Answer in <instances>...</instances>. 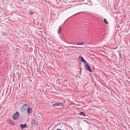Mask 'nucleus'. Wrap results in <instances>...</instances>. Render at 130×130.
<instances>
[{
    "label": "nucleus",
    "mask_w": 130,
    "mask_h": 130,
    "mask_svg": "<svg viewBox=\"0 0 130 130\" xmlns=\"http://www.w3.org/2000/svg\"><path fill=\"white\" fill-rule=\"evenodd\" d=\"M29 106V105L28 103H25L24 104L21 108V111L23 112H24L26 110Z\"/></svg>",
    "instance_id": "f257e3e1"
},
{
    "label": "nucleus",
    "mask_w": 130,
    "mask_h": 130,
    "mask_svg": "<svg viewBox=\"0 0 130 130\" xmlns=\"http://www.w3.org/2000/svg\"><path fill=\"white\" fill-rule=\"evenodd\" d=\"M20 115L18 112H16L15 113L13 114L12 117L14 119L16 120L18 119Z\"/></svg>",
    "instance_id": "f03ea898"
},
{
    "label": "nucleus",
    "mask_w": 130,
    "mask_h": 130,
    "mask_svg": "<svg viewBox=\"0 0 130 130\" xmlns=\"http://www.w3.org/2000/svg\"><path fill=\"white\" fill-rule=\"evenodd\" d=\"M85 68L88 71L90 72H92V70L91 69L90 67L89 64H87L85 65Z\"/></svg>",
    "instance_id": "7ed1b4c3"
},
{
    "label": "nucleus",
    "mask_w": 130,
    "mask_h": 130,
    "mask_svg": "<svg viewBox=\"0 0 130 130\" xmlns=\"http://www.w3.org/2000/svg\"><path fill=\"white\" fill-rule=\"evenodd\" d=\"M79 59L84 63H87V62L83 58L82 56H79L78 57Z\"/></svg>",
    "instance_id": "20e7f679"
},
{
    "label": "nucleus",
    "mask_w": 130,
    "mask_h": 130,
    "mask_svg": "<svg viewBox=\"0 0 130 130\" xmlns=\"http://www.w3.org/2000/svg\"><path fill=\"white\" fill-rule=\"evenodd\" d=\"M26 124H21L20 125V126L21 127V128L22 129H23L24 128H25L26 127V128L28 127V126H27Z\"/></svg>",
    "instance_id": "39448f33"
},
{
    "label": "nucleus",
    "mask_w": 130,
    "mask_h": 130,
    "mask_svg": "<svg viewBox=\"0 0 130 130\" xmlns=\"http://www.w3.org/2000/svg\"><path fill=\"white\" fill-rule=\"evenodd\" d=\"M7 121L8 123L10 124L13 125H15L14 123L12 120L9 119L7 120Z\"/></svg>",
    "instance_id": "423d86ee"
},
{
    "label": "nucleus",
    "mask_w": 130,
    "mask_h": 130,
    "mask_svg": "<svg viewBox=\"0 0 130 130\" xmlns=\"http://www.w3.org/2000/svg\"><path fill=\"white\" fill-rule=\"evenodd\" d=\"M27 109V112L28 113H30L32 112V109L31 108L28 107Z\"/></svg>",
    "instance_id": "0eeeda50"
},
{
    "label": "nucleus",
    "mask_w": 130,
    "mask_h": 130,
    "mask_svg": "<svg viewBox=\"0 0 130 130\" xmlns=\"http://www.w3.org/2000/svg\"><path fill=\"white\" fill-rule=\"evenodd\" d=\"M64 105V103L62 102H58V106H62Z\"/></svg>",
    "instance_id": "6e6552de"
},
{
    "label": "nucleus",
    "mask_w": 130,
    "mask_h": 130,
    "mask_svg": "<svg viewBox=\"0 0 130 130\" xmlns=\"http://www.w3.org/2000/svg\"><path fill=\"white\" fill-rule=\"evenodd\" d=\"M0 34L1 35H3V36H6L8 35L7 33L3 31L1 32H0Z\"/></svg>",
    "instance_id": "1a4fd4ad"
},
{
    "label": "nucleus",
    "mask_w": 130,
    "mask_h": 130,
    "mask_svg": "<svg viewBox=\"0 0 130 130\" xmlns=\"http://www.w3.org/2000/svg\"><path fill=\"white\" fill-rule=\"evenodd\" d=\"M80 115L83 116L84 117L86 116H87L85 115V112L81 111L80 112Z\"/></svg>",
    "instance_id": "9d476101"
},
{
    "label": "nucleus",
    "mask_w": 130,
    "mask_h": 130,
    "mask_svg": "<svg viewBox=\"0 0 130 130\" xmlns=\"http://www.w3.org/2000/svg\"><path fill=\"white\" fill-rule=\"evenodd\" d=\"M61 31V26H60L58 30V33L59 34H60Z\"/></svg>",
    "instance_id": "9b49d317"
},
{
    "label": "nucleus",
    "mask_w": 130,
    "mask_h": 130,
    "mask_svg": "<svg viewBox=\"0 0 130 130\" xmlns=\"http://www.w3.org/2000/svg\"><path fill=\"white\" fill-rule=\"evenodd\" d=\"M58 106V102L54 104H53L52 105V107H55L57 106Z\"/></svg>",
    "instance_id": "f8f14e48"
},
{
    "label": "nucleus",
    "mask_w": 130,
    "mask_h": 130,
    "mask_svg": "<svg viewBox=\"0 0 130 130\" xmlns=\"http://www.w3.org/2000/svg\"><path fill=\"white\" fill-rule=\"evenodd\" d=\"M36 121V120L35 119H33L31 121V124H33L34 123L35 124L36 123L35 122Z\"/></svg>",
    "instance_id": "ddd939ff"
},
{
    "label": "nucleus",
    "mask_w": 130,
    "mask_h": 130,
    "mask_svg": "<svg viewBox=\"0 0 130 130\" xmlns=\"http://www.w3.org/2000/svg\"><path fill=\"white\" fill-rule=\"evenodd\" d=\"M84 43H76V44H78V45H82L83 44H84Z\"/></svg>",
    "instance_id": "4468645a"
},
{
    "label": "nucleus",
    "mask_w": 130,
    "mask_h": 130,
    "mask_svg": "<svg viewBox=\"0 0 130 130\" xmlns=\"http://www.w3.org/2000/svg\"><path fill=\"white\" fill-rule=\"evenodd\" d=\"M30 14V15H32L33 14V13L32 12H29Z\"/></svg>",
    "instance_id": "2eb2a0df"
},
{
    "label": "nucleus",
    "mask_w": 130,
    "mask_h": 130,
    "mask_svg": "<svg viewBox=\"0 0 130 130\" xmlns=\"http://www.w3.org/2000/svg\"><path fill=\"white\" fill-rule=\"evenodd\" d=\"M104 22L105 23H106V19H104Z\"/></svg>",
    "instance_id": "dca6fc26"
},
{
    "label": "nucleus",
    "mask_w": 130,
    "mask_h": 130,
    "mask_svg": "<svg viewBox=\"0 0 130 130\" xmlns=\"http://www.w3.org/2000/svg\"><path fill=\"white\" fill-rule=\"evenodd\" d=\"M108 61H107V60H106V61H107L108 62H109V61H110V60L108 59ZM106 63H107L106 62Z\"/></svg>",
    "instance_id": "f3484780"
},
{
    "label": "nucleus",
    "mask_w": 130,
    "mask_h": 130,
    "mask_svg": "<svg viewBox=\"0 0 130 130\" xmlns=\"http://www.w3.org/2000/svg\"><path fill=\"white\" fill-rule=\"evenodd\" d=\"M108 22H107V21L106 20V24H108Z\"/></svg>",
    "instance_id": "a211bd4d"
},
{
    "label": "nucleus",
    "mask_w": 130,
    "mask_h": 130,
    "mask_svg": "<svg viewBox=\"0 0 130 130\" xmlns=\"http://www.w3.org/2000/svg\"><path fill=\"white\" fill-rule=\"evenodd\" d=\"M56 130H62L61 129L58 128Z\"/></svg>",
    "instance_id": "6ab92c4d"
},
{
    "label": "nucleus",
    "mask_w": 130,
    "mask_h": 130,
    "mask_svg": "<svg viewBox=\"0 0 130 130\" xmlns=\"http://www.w3.org/2000/svg\"><path fill=\"white\" fill-rule=\"evenodd\" d=\"M106 28H108V27H107V26H106Z\"/></svg>",
    "instance_id": "aec40b11"
}]
</instances>
